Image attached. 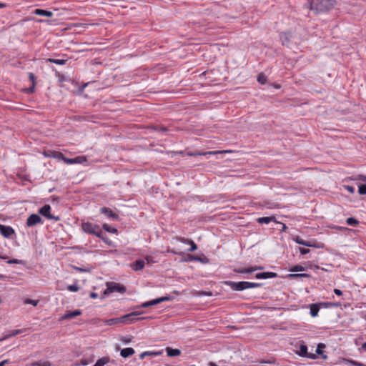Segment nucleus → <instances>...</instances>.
Returning a JSON list of instances; mask_svg holds the SVG:
<instances>
[{"mask_svg": "<svg viewBox=\"0 0 366 366\" xmlns=\"http://www.w3.org/2000/svg\"><path fill=\"white\" fill-rule=\"evenodd\" d=\"M308 4L309 9L317 14L331 10L337 1L336 0H310Z\"/></svg>", "mask_w": 366, "mask_h": 366, "instance_id": "1", "label": "nucleus"}, {"mask_svg": "<svg viewBox=\"0 0 366 366\" xmlns=\"http://www.w3.org/2000/svg\"><path fill=\"white\" fill-rule=\"evenodd\" d=\"M224 284L229 286L232 290L234 291H242L246 289L260 287L262 285V284L261 283L250 282L246 281L237 282L232 281H226Z\"/></svg>", "mask_w": 366, "mask_h": 366, "instance_id": "2", "label": "nucleus"}, {"mask_svg": "<svg viewBox=\"0 0 366 366\" xmlns=\"http://www.w3.org/2000/svg\"><path fill=\"white\" fill-rule=\"evenodd\" d=\"M115 292L124 293L126 292V287L119 283L109 282L107 283V288L104 292V295H107Z\"/></svg>", "mask_w": 366, "mask_h": 366, "instance_id": "3", "label": "nucleus"}, {"mask_svg": "<svg viewBox=\"0 0 366 366\" xmlns=\"http://www.w3.org/2000/svg\"><path fill=\"white\" fill-rule=\"evenodd\" d=\"M81 228L84 232L90 234H96L97 230L99 229V226L89 222H83L81 224Z\"/></svg>", "mask_w": 366, "mask_h": 366, "instance_id": "4", "label": "nucleus"}, {"mask_svg": "<svg viewBox=\"0 0 366 366\" xmlns=\"http://www.w3.org/2000/svg\"><path fill=\"white\" fill-rule=\"evenodd\" d=\"M140 314H141V312H134L125 315L122 317H120L121 323L130 324V323L134 322L136 320H139L141 318H136V316H137Z\"/></svg>", "mask_w": 366, "mask_h": 366, "instance_id": "5", "label": "nucleus"}, {"mask_svg": "<svg viewBox=\"0 0 366 366\" xmlns=\"http://www.w3.org/2000/svg\"><path fill=\"white\" fill-rule=\"evenodd\" d=\"M170 300H171V297L169 296L162 297H159V298H157L155 300H152L151 301L144 302L140 306H139V307L146 308V307H148L150 306L156 305L157 304L162 303L165 301H169Z\"/></svg>", "mask_w": 366, "mask_h": 366, "instance_id": "6", "label": "nucleus"}, {"mask_svg": "<svg viewBox=\"0 0 366 366\" xmlns=\"http://www.w3.org/2000/svg\"><path fill=\"white\" fill-rule=\"evenodd\" d=\"M42 223L43 221L41 217L37 214H31L26 219V226L29 227Z\"/></svg>", "mask_w": 366, "mask_h": 366, "instance_id": "7", "label": "nucleus"}, {"mask_svg": "<svg viewBox=\"0 0 366 366\" xmlns=\"http://www.w3.org/2000/svg\"><path fill=\"white\" fill-rule=\"evenodd\" d=\"M39 212L41 215H43L44 217H46L49 219H59L58 217H54L51 214V206L49 204L44 205L42 207L39 209Z\"/></svg>", "mask_w": 366, "mask_h": 366, "instance_id": "8", "label": "nucleus"}, {"mask_svg": "<svg viewBox=\"0 0 366 366\" xmlns=\"http://www.w3.org/2000/svg\"><path fill=\"white\" fill-rule=\"evenodd\" d=\"M297 354L301 357H308L312 360H315L317 357L315 354L309 353L307 352V347L306 345H304V344H302L300 346V350L297 352Z\"/></svg>", "mask_w": 366, "mask_h": 366, "instance_id": "9", "label": "nucleus"}, {"mask_svg": "<svg viewBox=\"0 0 366 366\" xmlns=\"http://www.w3.org/2000/svg\"><path fill=\"white\" fill-rule=\"evenodd\" d=\"M262 269H263V267L261 266H252V267H249L247 268H235V269H234L233 271L235 273H239V274H246V273L249 274L254 271L260 270Z\"/></svg>", "mask_w": 366, "mask_h": 366, "instance_id": "10", "label": "nucleus"}, {"mask_svg": "<svg viewBox=\"0 0 366 366\" xmlns=\"http://www.w3.org/2000/svg\"><path fill=\"white\" fill-rule=\"evenodd\" d=\"M174 239L182 243L189 244L190 248L188 249L189 252H194L197 249V244L194 243L193 240L190 239H187L185 237H174Z\"/></svg>", "mask_w": 366, "mask_h": 366, "instance_id": "11", "label": "nucleus"}, {"mask_svg": "<svg viewBox=\"0 0 366 366\" xmlns=\"http://www.w3.org/2000/svg\"><path fill=\"white\" fill-rule=\"evenodd\" d=\"M81 315V311L80 310H76L74 311L67 310V311H66L64 315L60 317L59 320L62 321L64 320L72 319V318L77 317L79 315Z\"/></svg>", "mask_w": 366, "mask_h": 366, "instance_id": "12", "label": "nucleus"}, {"mask_svg": "<svg viewBox=\"0 0 366 366\" xmlns=\"http://www.w3.org/2000/svg\"><path fill=\"white\" fill-rule=\"evenodd\" d=\"M101 213L106 215L107 217L111 218L114 220H118L119 219V215L114 212L111 209L103 207L100 209Z\"/></svg>", "mask_w": 366, "mask_h": 366, "instance_id": "13", "label": "nucleus"}, {"mask_svg": "<svg viewBox=\"0 0 366 366\" xmlns=\"http://www.w3.org/2000/svg\"><path fill=\"white\" fill-rule=\"evenodd\" d=\"M0 232L4 237H10L14 233V230L9 226L0 224Z\"/></svg>", "mask_w": 366, "mask_h": 366, "instance_id": "14", "label": "nucleus"}, {"mask_svg": "<svg viewBox=\"0 0 366 366\" xmlns=\"http://www.w3.org/2000/svg\"><path fill=\"white\" fill-rule=\"evenodd\" d=\"M277 277V274L272 272H264L261 273H257L255 274V278L257 279H268V278H274Z\"/></svg>", "mask_w": 366, "mask_h": 366, "instance_id": "15", "label": "nucleus"}, {"mask_svg": "<svg viewBox=\"0 0 366 366\" xmlns=\"http://www.w3.org/2000/svg\"><path fill=\"white\" fill-rule=\"evenodd\" d=\"M280 40L282 41V45H287L290 41L292 35L289 32H284V33L280 34Z\"/></svg>", "mask_w": 366, "mask_h": 366, "instance_id": "16", "label": "nucleus"}, {"mask_svg": "<svg viewBox=\"0 0 366 366\" xmlns=\"http://www.w3.org/2000/svg\"><path fill=\"white\" fill-rule=\"evenodd\" d=\"M134 350L132 347L124 348L121 350L120 355L122 357L127 358L134 354Z\"/></svg>", "mask_w": 366, "mask_h": 366, "instance_id": "17", "label": "nucleus"}, {"mask_svg": "<svg viewBox=\"0 0 366 366\" xmlns=\"http://www.w3.org/2000/svg\"><path fill=\"white\" fill-rule=\"evenodd\" d=\"M34 14L39 16H48L51 17L53 16V13L50 11L41 9H36L34 11Z\"/></svg>", "mask_w": 366, "mask_h": 366, "instance_id": "18", "label": "nucleus"}, {"mask_svg": "<svg viewBox=\"0 0 366 366\" xmlns=\"http://www.w3.org/2000/svg\"><path fill=\"white\" fill-rule=\"evenodd\" d=\"M295 242L299 244L307 246V247H316L312 242L305 241L300 237H296Z\"/></svg>", "mask_w": 366, "mask_h": 366, "instance_id": "19", "label": "nucleus"}, {"mask_svg": "<svg viewBox=\"0 0 366 366\" xmlns=\"http://www.w3.org/2000/svg\"><path fill=\"white\" fill-rule=\"evenodd\" d=\"M274 217H263L257 219V222L259 224H269L271 222H274Z\"/></svg>", "mask_w": 366, "mask_h": 366, "instance_id": "20", "label": "nucleus"}, {"mask_svg": "<svg viewBox=\"0 0 366 366\" xmlns=\"http://www.w3.org/2000/svg\"><path fill=\"white\" fill-rule=\"evenodd\" d=\"M144 267V261L142 260V259H138L134 262L132 269L135 271H138V270L143 269Z\"/></svg>", "mask_w": 366, "mask_h": 366, "instance_id": "21", "label": "nucleus"}, {"mask_svg": "<svg viewBox=\"0 0 366 366\" xmlns=\"http://www.w3.org/2000/svg\"><path fill=\"white\" fill-rule=\"evenodd\" d=\"M167 353L169 357H176L180 355L181 351L179 349L167 348Z\"/></svg>", "mask_w": 366, "mask_h": 366, "instance_id": "22", "label": "nucleus"}, {"mask_svg": "<svg viewBox=\"0 0 366 366\" xmlns=\"http://www.w3.org/2000/svg\"><path fill=\"white\" fill-rule=\"evenodd\" d=\"M188 259L190 261H199L202 263H207L209 262V259L207 257L202 258L196 255H189Z\"/></svg>", "mask_w": 366, "mask_h": 366, "instance_id": "23", "label": "nucleus"}, {"mask_svg": "<svg viewBox=\"0 0 366 366\" xmlns=\"http://www.w3.org/2000/svg\"><path fill=\"white\" fill-rule=\"evenodd\" d=\"M46 61L54 63L59 65H64L66 63L67 59H53L49 58L46 59Z\"/></svg>", "mask_w": 366, "mask_h": 366, "instance_id": "24", "label": "nucleus"}, {"mask_svg": "<svg viewBox=\"0 0 366 366\" xmlns=\"http://www.w3.org/2000/svg\"><path fill=\"white\" fill-rule=\"evenodd\" d=\"M325 344L320 343L317 345V350H316V354L322 355V357L325 360V359L327 358V355H323L322 349L325 348Z\"/></svg>", "mask_w": 366, "mask_h": 366, "instance_id": "25", "label": "nucleus"}, {"mask_svg": "<svg viewBox=\"0 0 366 366\" xmlns=\"http://www.w3.org/2000/svg\"><path fill=\"white\" fill-rule=\"evenodd\" d=\"M104 322L107 325L111 326L113 325H117V324L121 323V320H120V317L112 318V319L106 320L104 321Z\"/></svg>", "mask_w": 366, "mask_h": 366, "instance_id": "26", "label": "nucleus"}, {"mask_svg": "<svg viewBox=\"0 0 366 366\" xmlns=\"http://www.w3.org/2000/svg\"><path fill=\"white\" fill-rule=\"evenodd\" d=\"M320 310L319 307L317 305H310V315L312 317H316L318 314V312Z\"/></svg>", "mask_w": 366, "mask_h": 366, "instance_id": "27", "label": "nucleus"}, {"mask_svg": "<svg viewBox=\"0 0 366 366\" xmlns=\"http://www.w3.org/2000/svg\"><path fill=\"white\" fill-rule=\"evenodd\" d=\"M109 361V357H102L99 359L94 366H104L105 364L108 363Z\"/></svg>", "mask_w": 366, "mask_h": 366, "instance_id": "28", "label": "nucleus"}, {"mask_svg": "<svg viewBox=\"0 0 366 366\" xmlns=\"http://www.w3.org/2000/svg\"><path fill=\"white\" fill-rule=\"evenodd\" d=\"M346 223L350 226H357L359 224V221L354 217H349L346 219Z\"/></svg>", "mask_w": 366, "mask_h": 366, "instance_id": "29", "label": "nucleus"}, {"mask_svg": "<svg viewBox=\"0 0 366 366\" xmlns=\"http://www.w3.org/2000/svg\"><path fill=\"white\" fill-rule=\"evenodd\" d=\"M223 152H228L227 151H212V152H207L203 153H197V154H192V156H197V155H207V154H220Z\"/></svg>", "mask_w": 366, "mask_h": 366, "instance_id": "30", "label": "nucleus"}, {"mask_svg": "<svg viewBox=\"0 0 366 366\" xmlns=\"http://www.w3.org/2000/svg\"><path fill=\"white\" fill-rule=\"evenodd\" d=\"M103 229L105 231H107L108 232H110V233H117V229L112 228L111 226H109L107 224H103Z\"/></svg>", "mask_w": 366, "mask_h": 366, "instance_id": "31", "label": "nucleus"}, {"mask_svg": "<svg viewBox=\"0 0 366 366\" xmlns=\"http://www.w3.org/2000/svg\"><path fill=\"white\" fill-rule=\"evenodd\" d=\"M75 164H82L87 161V159L85 156H78L74 158Z\"/></svg>", "mask_w": 366, "mask_h": 366, "instance_id": "32", "label": "nucleus"}, {"mask_svg": "<svg viewBox=\"0 0 366 366\" xmlns=\"http://www.w3.org/2000/svg\"><path fill=\"white\" fill-rule=\"evenodd\" d=\"M53 158H55L57 159H61V160L64 161V158H65V156L64 155L63 153H61L60 152H54L53 153Z\"/></svg>", "mask_w": 366, "mask_h": 366, "instance_id": "33", "label": "nucleus"}, {"mask_svg": "<svg viewBox=\"0 0 366 366\" xmlns=\"http://www.w3.org/2000/svg\"><path fill=\"white\" fill-rule=\"evenodd\" d=\"M257 81L261 84H264L267 81V77L263 74H259L257 76Z\"/></svg>", "mask_w": 366, "mask_h": 366, "instance_id": "34", "label": "nucleus"}, {"mask_svg": "<svg viewBox=\"0 0 366 366\" xmlns=\"http://www.w3.org/2000/svg\"><path fill=\"white\" fill-rule=\"evenodd\" d=\"M24 304H26V305H32L33 306H36L39 303V300H34L27 298L24 301Z\"/></svg>", "mask_w": 366, "mask_h": 366, "instance_id": "35", "label": "nucleus"}, {"mask_svg": "<svg viewBox=\"0 0 366 366\" xmlns=\"http://www.w3.org/2000/svg\"><path fill=\"white\" fill-rule=\"evenodd\" d=\"M8 264H24L25 262L22 259H12L7 261Z\"/></svg>", "mask_w": 366, "mask_h": 366, "instance_id": "36", "label": "nucleus"}, {"mask_svg": "<svg viewBox=\"0 0 366 366\" xmlns=\"http://www.w3.org/2000/svg\"><path fill=\"white\" fill-rule=\"evenodd\" d=\"M358 193L361 195L366 194V184H360L359 186Z\"/></svg>", "mask_w": 366, "mask_h": 366, "instance_id": "37", "label": "nucleus"}, {"mask_svg": "<svg viewBox=\"0 0 366 366\" xmlns=\"http://www.w3.org/2000/svg\"><path fill=\"white\" fill-rule=\"evenodd\" d=\"M305 268L301 265H295L290 269V271L291 272H299V271H304Z\"/></svg>", "mask_w": 366, "mask_h": 366, "instance_id": "38", "label": "nucleus"}, {"mask_svg": "<svg viewBox=\"0 0 366 366\" xmlns=\"http://www.w3.org/2000/svg\"><path fill=\"white\" fill-rule=\"evenodd\" d=\"M67 289L71 292H77L79 290V287L76 284H74L69 285Z\"/></svg>", "mask_w": 366, "mask_h": 366, "instance_id": "39", "label": "nucleus"}, {"mask_svg": "<svg viewBox=\"0 0 366 366\" xmlns=\"http://www.w3.org/2000/svg\"><path fill=\"white\" fill-rule=\"evenodd\" d=\"M353 180H361L363 182H366V175L364 174H357L355 177L352 178Z\"/></svg>", "mask_w": 366, "mask_h": 366, "instance_id": "40", "label": "nucleus"}, {"mask_svg": "<svg viewBox=\"0 0 366 366\" xmlns=\"http://www.w3.org/2000/svg\"><path fill=\"white\" fill-rule=\"evenodd\" d=\"M153 129L156 130V131H158V132H165L167 131V128L165 127H161V126H154L152 127Z\"/></svg>", "mask_w": 366, "mask_h": 366, "instance_id": "41", "label": "nucleus"}, {"mask_svg": "<svg viewBox=\"0 0 366 366\" xmlns=\"http://www.w3.org/2000/svg\"><path fill=\"white\" fill-rule=\"evenodd\" d=\"M167 252H169V253H172L174 254H178V255L184 254V252H177L174 249L168 248Z\"/></svg>", "mask_w": 366, "mask_h": 366, "instance_id": "42", "label": "nucleus"}, {"mask_svg": "<svg viewBox=\"0 0 366 366\" xmlns=\"http://www.w3.org/2000/svg\"><path fill=\"white\" fill-rule=\"evenodd\" d=\"M64 162L67 164H75V160H74V158L69 159V158H66L65 157V158H64Z\"/></svg>", "mask_w": 366, "mask_h": 366, "instance_id": "43", "label": "nucleus"}, {"mask_svg": "<svg viewBox=\"0 0 366 366\" xmlns=\"http://www.w3.org/2000/svg\"><path fill=\"white\" fill-rule=\"evenodd\" d=\"M39 365L38 366H51V363L49 361H38L36 362Z\"/></svg>", "mask_w": 366, "mask_h": 366, "instance_id": "44", "label": "nucleus"}, {"mask_svg": "<svg viewBox=\"0 0 366 366\" xmlns=\"http://www.w3.org/2000/svg\"><path fill=\"white\" fill-rule=\"evenodd\" d=\"M348 362L352 365H354V366H366L365 365L361 363V362H357V361H355V360H348Z\"/></svg>", "mask_w": 366, "mask_h": 366, "instance_id": "45", "label": "nucleus"}, {"mask_svg": "<svg viewBox=\"0 0 366 366\" xmlns=\"http://www.w3.org/2000/svg\"><path fill=\"white\" fill-rule=\"evenodd\" d=\"M29 79L32 82V84L35 85L36 77L33 73L29 74Z\"/></svg>", "mask_w": 366, "mask_h": 366, "instance_id": "46", "label": "nucleus"}, {"mask_svg": "<svg viewBox=\"0 0 366 366\" xmlns=\"http://www.w3.org/2000/svg\"><path fill=\"white\" fill-rule=\"evenodd\" d=\"M299 250H300V252L301 254H306L310 252V249H306V248H304V247H300Z\"/></svg>", "mask_w": 366, "mask_h": 366, "instance_id": "47", "label": "nucleus"}, {"mask_svg": "<svg viewBox=\"0 0 366 366\" xmlns=\"http://www.w3.org/2000/svg\"><path fill=\"white\" fill-rule=\"evenodd\" d=\"M21 333V330H16L12 332V333H11L10 335H6L5 338H8V337H12V336H15L18 334Z\"/></svg>", "mask_w": 366, "mask_h": 366, "instance_id": "48", "label": "nucleus"}, {"mask_svg": "<svg viewBox=\"0 0 366 366\" xmlns=\"http://www.w3.org/2000/svg\"><path fill=\"white\" fill-rule=\"evenodd\" d=\"M345 188L351 194L355 192V188L352 186L347 185L345 187Z\"/></svg>", "mask_w": 366, "mask_h": 366, "instance_id": "49", "label": "nucleus"}, {"mask_svg": "<svg viewBox=\"0 0 366 366\" xmlns=\"http://www.w3.org/2000/svg\"><path fill=\"white\" fill-rule=\"evenodd\" d=\"M156 355V353H152V352H142L141 355H140V358L141 359H143L144 357H146L147 355Z\"/></svg>", "mask_w": 366, "mask_h": 366, "instance_id": "50", "label": "nucleus"}, {"mask_svg": "<svg viewBox=\"0 0 366 366\" xmlns=\"http://www.w3.org/2000/svg\"><path fill=\"white\" fill-rule=\"evenodd\" d=\"M103 232L101 230V229L99 228L98 230H97L96 232V234H94V235L97 236V237L100 238L102 237L103 235Z\"/></svg>", "mask_w": 366, "mask_h": 366, "instance_id": "51", "label": "nucleus"}, {"mask_svg": "<svg viewBox=\"0 0 366 366\" xmlns=\"http://www.w3.org/2000/svg\"><path fill=\"white\" fill-rule=\"evenodd\" d=\"M121 340L124 342V343H129L131 342V338L127 337H123Z\"/></svg>", "mask_w": 366, "mask_h": 366, "instance_id": "52", "label": "nucleus"}, {"mask_svg": "<svg viewBox=\"0 0 366 366\" xmlns=\"http://www.w3.org/2000/svg\"><path fill=\"white\" fill-rule=\"evenodd\" d=\"M291 276H293V277H307L308 275L307 274L302 273V274H291Z\"/></svg>", "mask_w": 366, "mask_h": 366, "instance_id": "53", "label": "nucleus"}, {"mask_svg": "<svg viewBox=\"0 0 366 366\" xmlns=\"http://www.w3.org/2000/svg\"><path fill=\"white\" fill-rule=\"evenodd\" d=\"M334 292H335L337 295H338V296H340V295H342V292L340 290H339V289H335Z\"/></svg>", "mask_w": 366, "mask_h": 366, "instance_id": "54", "label": "nucleus"}, {"mask_svg": "<svg viewBox=\"0 0 366 366\" xmlns=\"http://www.w3.org/2000/svg\"><path fill=\"white\" fill-rule=\"evenodd\" d=\"M89 297L92 299H95L98 297V294L96 292H91Z\"/></svg>", "mask_w": 366, "mask_h": 366, "instance_id": "55", "label": "nucleus"}, {"mask_svg": "<svg viewBox=\"0 0 366 366\" xmlns=\"http://www.w3.org/2000/svg\"><path fill=\"white\" fill-rule=\"evenodd\" d=\"M55 151H49V152L45 153V155L47 156V157H53V153Z\"/></svg>", "mask_w": 366, "mask_h": 366, "instance_id": "56", "label": "nucleus"}, {"mask_svg": "<svg viewBox=\"0 0 366 366\" xmlns=\"http://www.w3.org/2000/svg\"><path fill=\"white\" fill-rule=\"evenodd\" d=\"M35 85L32 84V86L28 89V92L33 93L34 92Z\"/></svg>", "mask_w": 366, "mask_h": 366, "instance_id": "57", "label": "nucleus"}, {"mask_svg": "<svg viewBox=\"0 0 366 366\" xmlns=\"http://www.w3.org/2000/svg\"><path fill=\"white\" fill-rule=\"evenodd\" d=\"M9 362V360H3L0 362V366H5Z\"/></svg>", "mask_w": 366, "mask_h": 366, "instance_id": "58", "label": "nucleus"}, {"mask_svg": "<svg viewBox=\"0 0 366 366\" xmlns=\"http://www.w3.org/2000/svg\"><path fill=\"white\" fill-rule=\"evenodd\" d=\"M360 350L364 351V352H366V342H364L362 346H361V348H360Z\"/></svg>", "mask_w": 366, "mask_h": 366, "instance_id": "59", "label": "nucleus"}, {"mask_svg": "<svg viewBox=\"0 0 366 366\" xmlns=\"http://www.w3.org/2000/svg\"><path fill=\"white\" fill-rule=\"evenodd\" d=\"M74 269L79 272H85L86 271V269L78 267H74Z\"/></svg>", "mask_w": 366, "mask_h": 366, "instance_id": "60", "label": "nucleus"}, {"mask_svg": "<svg viewBox=\"0 0 366 366\" xmlns=\"http://www.w3.org/2000/svg\"><path fill=\"white\" fill-rule=\"evenodd\" d=\"M39 364L36 362H32L31 364H28L26 366H38Z\"/></svg>", "mask_w": 366, "mask_h": 366, "instance_id": "61", "label": "nucleus"}, {"mask_svg": "<svg viewBox=\"0 0 366 366\" xmlns=\"http://www.w3.org/2000/svg\"><path fill=\"white\" fill-rule=\"evenodd\" d=\"M145 259L148 263H150L151 262H152V257L147 256Z\"/></svg>", "mask_w": 366, "mask_h": 366, "instance_id": "62", "label": "nucleus"}, {"mask_svg": "<svg viewBox=\"0 0 366 366\" xmlns=\"http://www.w3.org/2000/svg\"><path fill=\"white\" fill-rule=\"evenodd\" d=\"M6 278V275L0 274V280H5Z\"/></svg>", "mask_w": 366, "mask_h": 366, "instance_id": "63", "label": "nucleus"}, {"mask_svg": "<svg viewBox=\"0 0 366 366\" xmlns=\"http://www.w3.org/2000/svg\"><path fill=\"white\" fill-rule=\"evenodd\" d=\"M209 366H217V365H216V363H214L213 362H209Z\"/></svg>", "mask_w": 366, "mask_h": 366, "instance_id": "64", "label": "nucleus"}]
</instances>
